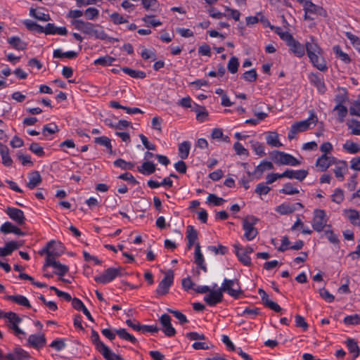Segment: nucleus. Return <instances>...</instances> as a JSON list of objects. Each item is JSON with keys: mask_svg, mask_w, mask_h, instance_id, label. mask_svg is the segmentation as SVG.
<instances>
[{"mask_svg": "<svg viewBox=\"0 0 360 360\" xmlns=\"http://www.w3.org/2000/svg\"><path fill=\"white\" fill-rule=\"evenodd\" d=\"M27 342L32 347L39 349L46 345V338L44 334H34L29 336Z\"/></svg>", "mask_w": 360, "mask_h": 360, "instance_id": "nucleus-18", "label": "nucleus"}, {"mask_svg": "<svg viewBox=\"0 0 360 360\" xmlns=\"http://www.w3.org/2000/svg\"><path fill=\"white\" fill-rule=\"evenodd\" d=\"M271 29L274 30L279 37L287 43L290 41L293 37L288 32L283 31L279 27L271 26Z\"/></svg>", "mask_w": 360, "mask_h": 360, "instance_id": "nucleus-41", "label": "nucleus"}, {"mask_svg": "<svg viewBox=\"0 0 360 360\" xmlns=\"http://www.w3.org/2000/svg\"><path fill=\"white\" fill-rule=\"evenodd\" d=\"M233 149L235 150L236 154L238 155H248V150L245 148L239 142H236L233 144Z\"/></svg>", "mask_w": 360, "mask_h": 360, "instance_id": "nucleus-59", "label": "nucleus"}, {"mask_svg": "<svg viewBox=\"0 0 360 360\" xmlns=\"http://www.w3.org/2000/svg\"><path fill=\"white\" fill-rule=\"evenodd\" d=\"M53 244H54V240L50 241L41 252V254H46L44 269H45L46 266H53L56 269L55 274L63 276L68 272L69 268L68 266L56 261L55 258L60 256L63 253V247L62 244H58V245L60 248L58 251L51 250L50 248Z\"/></svg>", "mask_w": 360, "mask_h": 360, "instance_id": "nucleus-1", "label": "nucleus"}, {"mask_svg": "<svg viewBox=\"0 0 360 360\" xmlns=\"http://www.w3.org/2000/svg\"><path fill=\"white\" fill-rule=\"evenodd\" d=\"M30 15L37 20L43 22L49 21L51 20L50 15L48 13L33 8L30 10Z\"/></svg>", "mask_w": 360, "mask_h": 360, "instance_id": "nucleus-37", "label": "nucleus"}, {"mask_svg": "<svg viewBox=\"0 0 360 360\" xmlns=\"http://www.w3.org/2000/svg\"><path fill=\"white\" fill-rule=\"evenodd\" d=\"M238 66H239V62H238V58L235 56L231 57L228 62V65H227L228 70L231 73L234 74V73L237 72Z\"/></svg>", "mask_w": 360, "mask_h": 360, "instance_id": "nucleus-48", "label": "nucleus"}, {"mask_svg": "<svg viewBox=\"0 0 360 360\" xmlns=\"http://www.w3.org/2000/svg\"><path fill=\"white\" fill-rule=\"evenodd\" d=\"M343 149L350 154L360 152V145L351 141H347L343 145Z\"/></svg>", "mask_w": 360, "mask_h": 360, "instance_id": "nucleus-34", "label": "nucleus"}, {"mask_svg": "<svg viewBox=\"0 0 360 360\" xmlns=\"http://www.w3.org/2000/svg\"><path fill=\"white\" fill-rule=\"evenodd\" d=\"M0 231L4 234L13 233L18 236L24 235L23 232L19 228L9 221H6L1 226Z\"/></svg>", "mask_w": 360, "mask_h": 360, "instance_id": "nucleus-23", "label": "nucleus"}, {"mask_svg": "<svg viewBox=\"0 0 360 360\" xmlns=\"http://www.w3.org/2000/svg\"><path fill=\"white\" fill-rule=\"evenodd\" d=\"M162 118H160V117H153L151 122L152 128L160 133L162 132Z\"/></svg>", "mask_w": 360, "mask_h": 360, "instance_id": "nucleus-62", "label": "nucleus"}, {"mask_svg": "<svg viewBox=\"0 0 360 360\" xmlns=\"http://www.w3.org/2000/svg\"><path fill=\"white\" fill-rule=\"evenodd\" d=\"M270 191L271 188L265 185L264 183L257 184L255 188V193L259 195H266Z\"/></svg>", "mask_w": 360, "mask_h": 360, "instance_id": "nucleus-56", "label": "nucleus"}, {"mask_svg": "<svg viewBox=\"0 0 360 360\" xmlns=\"http://www.w3.org/2000/svg\"><path fill=\"white\" fill-rule=\"evenodd\" d=\"M42 181V178L38 171H32L28 174V182L27 186L30 189H34Z\"/></svg>", "mask_w": 360, "mask_h": 360, "instance_id": "nucleus-21", "label": "nucleus"}, {"mask_svg": "<svg viewBox=\"0 0 360 360\" xmlns=\"http://www.w3.org/2000/svg\"><path fill=\"white\" fill-rule=\"evenodd\" d=\"M280 193L287 195H293L298 193L299 191L293 187L290 183H287L284 184L283 188L280 190Z\"/></svg>", "mask_w": 360, "mask_h": 360, "instance_id": "nucleus-52", "label": "nucleus"}, {"mask_svg": "<svg viewBox=\"0 0 360 360\" xmlns=\"http://www.w3.org/2000/svg\"><path fill=\"white\" fill-rule=\"evenodd\" d=\"M319 295L328 302H332L335 300V297L325 288H321L319 290Z\"/></svg>", "mask_w": 360, "mask_h": 360, "instance_id": "nucleus-60", "label": "nucleus"}, {"mask_svg": "<svg viewBox=\"0 0 360 360\" xmlns=\"http://www.w3.org/2000/svg\"><path fill=\"white\" fill-rule=\"evenodd\" d=\"M173 281V272L172 271H167L163 279L159 283L156 289V293L160 296L166 295L168 292L170 286L172 285Z\"/></svg>", "mask_w": 360, "mask_h": 360, "instance_id": "nucleus-11", "label": "nucleus"}, {"mask_svg": "<svg viewBox=\"0 0 360 360\" xmlns=\"http://www.w3.org/2000/svg\"><path fill=\"white\" fill-rule=\"evenodd\" d=\"M334 165H335V167L333 172L335 177L340 181H342L345 179V174L347 171V162L337 160V162Z\"/></svg>", "mask_w": 360, "mask_h": 360, "instance_id": "nucleus-17", "label": "nucleus"}, {"mask_svg": "<svg viewBox=\"0 0 360 360\" xmlns=\"http://www.w3.org/2000/svg\"><path fill=\"white\" fill-rule=\"evenodd\" d=\"M122 71L133 78L143 79L146 77V73L142 71L135 70L129 68H122Z\"/></svg>", "mask_w": 360, "mask_h": 360, "instance_id": "nucleus-45", "label": "nucleus"}, {"mask_svg": "<svg viewBox=\"0 0 360 360\" xmlns=\"http://www.w3.org/2000/svg\"><path fill=\"white\" fill-rule=\"evenodd\" d=\"M30 150L39 157L44 155L43 148L37 143H32L30 146Z\"/></svg>", "mask_w": 360, "mask_h": 360, "instance_id": "nucleus-58", "label": "nucleus"}, {"mask_svg": "<svg viewBox=\"0 0 360 360\" xmlns=\"http://www.w3.org/2000/svg\"><path fill=\"white\" fill-rule=\"evenodd\" d=\"M187 239L188 240H195L196 241L198 238V233L197 231L192 226H187Z\"/></svg>", "mask_w": 360, "mask_h": 360, "instance_id": "nucleus-63", "label": "nucleus"}, {"mask_svg": "<svg viewBox=\"0 0 360 360\" xmlns=\"http://www.w3.org/2000/svg\"><path fill=\"white\" fill-rule=\"evenodd\" d=\"M345 36L350 41L352 46L360 53V38L349 32H345Z\"/></svg>", "mask_w": 360, "mask_h": 360, "instance_id": "nucleus-38", "label": "nucleus"}, {"mask_svg": "<svg viewBox=\"0 0 360 360\" xmlns=\"http://www.w3.org/2000/svg\"><path fill=\"white\" fill-rule=\"evenodd\" d=\"M271 159L277 164L282 165L297 166L301 162L292 155L276 150L271 153Z\"/></svg>", "mask_w": 360, "mask_h": 360, "instance_id": "nucleus-6", "label": "nucleus"}, {"mask_svg": "<svg viewBox=\"0 0 360 360\" xmlns=\"http://www.w3.org/2000/svg\"><path fill=\"white\" fill-rule=\"evenodd\" d=\"M0 154L3 164L7 167L11 166L13 160L9 155V150L6 146L2 143H0Z\"/></svg>", "mask_w": 360, "mask_h": 360, "instance_id": "nucleus-28", "label": "nucleus"}, {"mask_svg": "<svg viewBox=\"0 0 360 360\" xmlns=\"http://www.w3.org/2000/svg\"><path fill=\"white\" fill-rule=\"evenodd\" d=\"M95 143L106 147L110 153L112 152V146L110 139L109 138L106 136L96 137L95 139Z\"/></svg>", "mask_w": 360, "mask_h": 360, "instance_id": "nucleus-51", "label": "nucleus"}, {"mask_svg": "<svg viewBox=\"0 0 360 360\" xmlns=\"http://www.w3.org/2000/svg\"><path fill=\"white\" fill-rule=\"evenodd\" d=\"M124 275V270L121 268H108L103 273L98 276L94 278L96 282L105 284L108 283L112 280H114L117 276H122Z\"/></svg>", "mask_w": 360, "mask_h": 360, "instance_id": "nucleus-9", "label": "nucleus"}, {"mask_svg": "<svg viewBox=\"0 0 360 360\" xmlns=\"http://www.w3.org/2000/svg\"><path fill=\"white\" fill-rule=\"evenodd\" d=\"M333 110L337 112L339 121L340 122H344L347 115V108L344 105H336Z\"/></svg>", "mask_w": 360, "mask_h": 360, "instance_id": "nucleus-44", "label": "nucleus"}, {"mask_svg": "<svg viewBox=\"0 0 360 360\" xmlns=\"http://www.w3.org/2000/svg\"><path fill=\"white\" fill-rule=\"evenodd\" d=\"M304 20H313L318 17L326 18L328 13L322 6H318L310 1L304 8Z\"/></svg>", "mask_w": 360, "mask_h": 360, "instance_id": "nucleus-5", "label": "nucleus"}, {"mask_svg": "<svg viewBox=\"0 0 360 360\" xmlns=\"http://www.w3.org/2000/svg\"><path fill=\"white\" fill-rule=\"evenodd\" d=\"M344 215L349 220L351 224L354 226L359 225L360 214L354 209H345L343 210Z\"/></svg>", "mask_w": 360, "mask_h": 360, "instance_id": "nucleus-26", "label": "nucleus"}, {"mask_svg": "<svg viewBox=\"0 0 360 360\" xmlns=\"http://www.w3.org/2000/svg\"><path fill=\"white\" fill-rule=\"evenodd\" d=\"M72 25L75 29L89 37H95L101 40L108 39L110 41L111 39H114L113 38L109 37L105 32L103 27L98 24H93L83 20H75L72 21Z\"/></svg>", "mask_w": 360, "mask_h": 360, "instance_id": "nucleus-3", "label": "nucleus"}, {"mask_svg": "<svg viewBox=\"0 0 360 360\" xmlns=\"http://www.w3.org/2000/svg\"><path fill=\"white\" fill-rule=\"evenodd\" d=\"M115 332H116L117 335H119L120 338H121L122 339L128 340L134 344H135L137 342L136 338L134 336L130 335L129 333H127V331L124 328L115 330Z\"/></svg>", "mask_w": 360, "mask_h": 360, "instance_id": "nucleus-40", "label": "nucleus"}, {"mask_svg": "<svg viewBox=\"0 0 360 360\" xmlns=\"http://www.w3.org/2000/svg\"><path fill=\"white\" fill-rule=\"evenodd\" d=\"M308 174V171L305 169H300V170H292V169H286L284 172H283V177L288 178L290 179H295L299 181L304 180Z\"/></svg>", "mask_w": 360, "mask_h": 360, "instance_id": "nucleus-16", "label": "nucleus"}, {"mask_svg": "<svg viewBox=\"0 0 360 360\" xmlns=\"http://www.w3.org/2000/svg\"><path fill=\"white\" fill-rule=\"evenodd\" d=\"M347 346L351 354H353L354 359L356 358L359 355V347L357 342L353 339H348L347 341Z\"/></svg>", "mask_w": 360, "mask_h": 360, "instance_id": "nucleus-36", "label": "nucleus"}, {"mask_svg": "<svg viewBox=\"0 0 360 360\" xmlns=\"http://www.w3.org/2000/svg\"><path fill=\"white\" fill-rule=\"evenodd\" d=\"M6 298L8 300H11L13 302L17 303L19 305L30 308L31 307L30 303L29 300L23 295H7Z\"/></svg>", "mask_w": 360, "mask_h": 360, "instance_id": "nucleus-29", "label": "nucleus"}, {"mask_svg": "<svg viewBox=\"0 0 360 360\" xmlns=\"http://www.w3.org/2000/svg\"><path fill=\"white\" fill-rule=\"evenodd\" d=\"M295 210L294 206L289 204H281L276 207V211L281 214H289Z\"/></svg>", "mask_w": 360, "mask_h": 360, "instance_id": "nucleus-39", "label": "nucleus"}, {"mask_svg": "<svg viewBox=\"0 0 360 360\" xmlns=\"http://www.w3.org/2000/svg\"><path fill=\"white\" fill-rule=\"evenodd\" d=\"M191 143L188 141H184L179 145V155L181 159H186L189 155Z\"/></svg>", "mask_w": 360, "mask_h": 360, "instance_id": "nucleus-33", "label": "nucleus"}, {"mask_svg": "<svg viewBox=\"0 0 360 360\" xmlns=\"http://www.w3.org/2000/svg\"><path fill=\"white\" fill-rule=\"evenodd\" d=\"M115 60V58H114L111 56H105L103 57H100L98 59H96L94 61V64L95 65H101L103 66H108V65H111Z\"/></svg>", "mask_w": 360, "mask_h": 360, "instance_id": "nucleus-47", "label": "nucleus"}, {"mask_svg": "<svg viewBox=\"0 0 360 360\" xmlns=\"http://www.w3.org/2000/svg\"><path fill=\"white\" fill-rule=\"evenodd\" d=\"M77 53L73 51H68L65 53L62 52L60 49H56L53 51V56L56 58L65 57L68 58H74L77 57Z\"/></svg>", "mask_w": 360, "mask_h": 360, "instance_id": "nucleus-42", "label": "nucleus"}, {"mask_svg": "<svg viewBox=\"0 0 360 360\" xmlns=\"http://www.w3.org/2000/svg\"><path fill=\"white\" fill-rule=\"evenodd\" d=\"M343 321L347 325H357L360 323V316L358 314L347 316L345 317Z\"/></svg>", "mask_w": 360, "mask_h": 360, "instance_id": "nucleus-53", "label": "nucleus"}, {"mask_svg": "<svg viewBox=\"0 0 360 360\" xmlns=\"http://www.w3.org/2000/svg\"><path fill=\"white\" fill-rule=\"evenodd\" d=\"M84 13L86 19L93 20L98 18L99 15V11L96 8L90 7L86 9Z\"/></svg>", "mask_w": 360, "mask_h": 360, "instance_id": "nucleus-49", "label": "nucleus"}, {"mask_svg": "<svg viewBox=\"0 0 360 360\" xmlns=\"http://www.w3.org/2000/svg\"><path fill=\"white\" fill-rule=\"evenodd\" d=\"M345 199L344 191L340 188L335 189L333 193L331 195V200L336 204H341Z\"/></svg>", "mask_w": 360, "mask_h": 360, "instance_id": "nucleus-43", "label": "nucleus"}, {"mask_svg": "<svg viewBox=\"0 0 360 360\" xmlns=\"http://www.w3.org/2000/svg\"><path fill=\"white\" fill-rule=\"evenodd\" d=\"M208 295H207L204 297V301L209 306H215L217 304L221 302L223 298V293L220 288L217 290H210L208 292Z\"/></svg>", "mask_w": 360, "mask_h": 360, "instance_id": "nucleus-15", "label": "nucleus"}, {"mask_svg": "<svg viewBox=\"0 0 360 360\" xmlns=\"http://www.w3.org/2000/svg\"><path fill=\"white\" fill-rule=\"evenodd\" d=\"M7 42L11 46L18 51H23L27 49V44L19 37L13 36L7 39Z\"/></svg>", "mask_w": 360, "mask_h": 360, "instance_id": "nucleus-22", "label": "nucleus"}, {"mask_svg": "<svg viewBox=\"0 0 360 360\" xmlns=\"http://www.w3.org/2000/svg\"><path fill=\"white\" fill-rule=\"evenodd\" d=\"M195 262L202 270L206 271L204 257L200 251V245L198 243L195 245Z\"/></svg>", "mask_w": 360, "mask_h": 360, "instance_id": "nucleus-30", "label": "nucleus"}, {"mask_svg": "<svg viewBox=\"0 0 360 360\" xmlns=\"http://www.w3.org/2000/svg\"><path fill=\"white\" fill-rule=\"evenodd\" d=\"M257 74L255 69L246 71L243 75V78L249 82H253L257 79Z\"/></svg>", "mask_w": 360, "mask_h": 360, "instance_id": "nucleus-55", "label": "nucleus"}, {"mask_svg": "<svg viewBox=\"0 0 360 360\" xmlns=\"http://www.w3.org/2000/svg\"><path fill=\"white\" fill-rule=\"evenodd\" d=\"M309 79L310 82L317 88L320 93L323 94L326 91V87L323 79L318 75L311 73L309 75Z\"/></svg>", "mask_w": 360, "mask_h": 360, "instance_id": "nucleus-24", "label": "nucleus"}, {"mask_svg": "<svg viewBox=\"0 0 360 360\" xmlns=\"http://www.w3.org/2000/svg\"><path fill=\"white\" fill-rule=\"evenodd\" d=\"M327 222L328 217L326 212L323 210L316 209L314 211V217L311 221L313 229L317 232H321L326 227L330 228V225H328Z\"/></svg>", "mask_w": 360, "mask_h": 360, "instance_id": "nucleus-8", "label": "nucleus"}, {"mask_svg": "<svg viewBox=\"0 0 360 360\" xmlns=\"http://www.w3.org/2000/svg\"><path fill=\"white\" fill-rule=\"evenodd\" d=\"M30 354L26 351L22 349H17L15 352V356H8L11 360H20V359H28Z\"/></svg>", "mask_w": 360, "mask_h": 360, "instance_id": "nucleus-54", "label": "nucleus"}, {"mask_svg": "<svg viewBox=\"0 0 360 360\" xmlns=\"http://www.w3.org/2000/svg\"><path fill=\"white\" fill-rule=\"evenodd\" d=\"M110 17L111 20L116 25H120L127 22V20L118 13H113L110 15Z\"/></svg>", "mask_w": 360, "mask_h": 360, "instance_id": "nucleus-61", "label": "nucleus"}, {"mask_svg": "<svg viewBox=\"0 0 360 360\" xmlns=\"http://www.w3.org/2000/svg\"><path fill=\"white\" fill-rule=\"evenodd\" d=\"M258 219L252 215H249L243 219V229L245 231L244 237L247 240H252L257 235L258 231L255 227Z\"/></svg>", "mask_w": 360, "mask_h": 360, "instance_id": "nucleus-7", "label": "nucleus"}, {"mask_svg": "<svg viewBox=\"0 0 360 360\" xmlns=\"http://www.w3.org/2000/svg\"><path fill=\"white\" fill-rule=\"evenodd\" d=\"M287 44L290 47V51L292 52L296 56L301 58L304 55L305 47L299 41H296L294 38H292Z\"/></svg>", "mask_w": 360, "mask_h": 360, "instance_id": "nucleus-19", "label": "nucleus"}, {"mask_svg": "<svg viewBox=\"0 0 360 360\" xmlns=\"http://www.w3.org/2000/svg\"><path fill=\"white\" fill-rule=\"evenodd\" d=\"M5 212L9 216L10 219L18 225H23L25 224L26 219L24 212L21 210L8 207Z\"/></svg>", "mask_w": 360, "mask_h": 360, "instance_id": "nucleus-13", "label": "nucleus"}, {"mask_svg": "<svg viewBox=\"0 0 360 360\" xmlns=\"http://www.w3.org/2000/svg\"><path fill=\"white\" fill-rule=\"evenodd\" d=\"M207 202L212 203L215 206L221 205L225 202V200L217 196L214 194H210L207 198Z\"/></svg>", "mask_w": 360, "mask_h": 360, "instance_id": "nucleus-57", "label": "nucleus"}, {"mask_svg": "<svg viewBox=\"0 0 360 360\" xmlns=\"http://www.w3.org/2000/svg\"><path fill=\"white\" fill-rule=\"evenodd\" d=\"M139 172L145 175L153 174L155 170V165L149 161L144 162L141 167L138 168Z\"/></svg>", "mask_w": 360, "mask_h": 360, "instance_id": "nucleus-32", "label": "nucleus"}, {"mask_svg": "<svg viewBox=\"0 0 360 360\" xmlns=\"http://www.w3.org/2000/svg\"><path fill=\"white\" fill-rule=\"evenodd\" d=\"M349 129L351 130V133L353 135H360V122L351 120L347 123Z\"/></svg>", "mask_w": 360, "mask_h": 360, "instance_id": "nucleus-46", "label": "nucleus"}, {"mask_svg": "<svg viewBox=\"0 0 360 360\" xmlns=\"http://www.w3.org/2000/svg\"><path fill=\"white\" fill-rule=\"evenodd\" d=\"M273 169L274 165L271 162L263 161L256 167L255 174H257V178H260L265 171Z\"/></svg>", "mask_w": 360, "mask_h": 360, "instance_id": "nucleus-31", "label": "nucleus"}, {"mask_svg": "<svg viewBox=\"0 0 360 360\" xmlns=\"http://www.w3.org/2000/svg\"><path fill=\"white\" fill-rule=\"evenodd\" d=\"M220 289L222 292H226L229 295L235 298L238 297V296L242 293L239 283L236 280L225 278Z\"/></svg>", "mask_w": 360, "mask_h": 360, "instance_id": "nucleus-10", "label": "nucleus"}, {"mask_svg": "<svg viewBox=\"0 0 360 360\" xmlns=\"http://www.w3.org/2000/svg\"><path fill=\"white\" fill-rule=\"evenodd\" d=\"M333 51L335 56L345 63L348 64L351 62L349 55L345 53L339 46H335L333 47Z\"/></svg>", "mask_w": 360, "mask_h": 360, "instance_id": "nucleus-35", "label": "nucleus"}, {"mask_svg": "<svg viewBox=\"0 0 360 360\" xmlns=\"http://www.w3.org/2000/svg\"><path fill=\"white\" fill-rule=\"evenodd\" d=\"M305 50L314 67L322 72L327 70L328 67L323 57V50L314 37H311L309 40L305 43Z\"/></svg>", "mask_w": 360, "mask_h": 360, "instance_id": "nucleus-2", "label": "nucleus"}, {"mask_svg": "<svg viewBox=\"0 0 360 360\" xmlns=\"http://www.w3.org/2000/svg\"><path fill=\"white\" fill-rule=\"evenodd\" d=\"M266 143L275 148L281 147L283 144L279 141V136L276 131H268L266 134Z\"/></svg>", "mask_w": 360, "mask_h": 360, "instance_id": "nucleus-25", "label": "nucleus"}, {"mask_svg": "<svg viewBox=\"0 0 360 360\" xmlns=\"http://www.w3.org/2000/svg\"><path fill=\"white\" fill-rule=\"evenodd\" d=\"M4 318L8 319L7 326L9 329H11L16 325H19L22 321L21 318H20L16 313L12 311L5 313L4 314Z\"/></svg>", "mask_w": 360, "mask_h": 360, "instance_id": "nucleus-27", "label": "nucleus"}, {"mask_svg": "<svg viewBox=\"0 0 360 360\" xmlns=\"http://www.w3.org/2000/svg\"><path fill=\"white\" fill-rule=\"evenodd\" d=\"M91 340L95 344L96 349L105 359L108 358L109 354L112 352V350L100 340L99 335L95 330H93L91 333Z\"/></svg>", "mask_w": 360, "mask_h": 360, "instance_id": "nucleus-14", "label": "nucleus"}, {"mask_svg": "<svg viewBox=\"0 0 360 360\" xmlns=\"http://www.w3.org/2000/svg\"><path fill=\"white\" fill-rule=\"evenodd\" d=\"M233 248L238 260L245 266H250L252 264L251 258L242 250V246L239 244H235Z\"/></svg>", "mask_w": 360, "mask_h": 360, "instance_id": "nucleus-20", "label": "nucleus"}, {"mask_svg": "<svg viewBox=\"0 0 360 360\" xmlns=\"http://www.w3.org/2000/svg\"><path fill=\"white\" fill-rule=\"evenodd\" d=\"M337 158L333 155L323 154L316 161L315 166L321 172L326 171L331 165L337 162Z\"/></svg>", "mask_w": 360, "mask_h": 360, "instance_id": "nucleus-12", "label": "nucleus"}, {"mask_svg": "<svg viewBox=\"0 0 360 360\" xmlns=\"http://www.w3.org/2000/svg\"><path fill=\"white\" fill-rule=\"evenodd\" d=\"M349 113L352 115L360 116V101H355L349 108Z\"/></svg>", "mask_w": 360, "mask_h": 360, "instance_id": "nucleus-64", "label": "nucleus"}, {"mask_svg": "<svg viewBox=\"0 0 360 360\" xmlns=\"http://www.w3.org/2000/svg\"><path fill=\"white\" fill-rule=\"evenodd\" d=\"M317 122L316 115L314 111H310L309 117L307 120L296 122L292 124L288 134V139H295L297 134L307 131L310 129L311 124L314 126Z\"/></svg>", "mask_w": 360, "mask_h": 360, "instance_id": "nucleus-4", "label": "nucleus"}, {"mask_svg": "<svg viewBox=\"0 0 360 360\" xmlns=\"http://www.w3.org/2000/svg\"><path fill=\"white\" fill-rule=\"evenodd\" d=\"M114 165L122 169H132L134 167V164L130 162H127L122 159L116 160L114 162Z\"/></svg>", "mask_w": 360, "mask_h": 360, "instance_id": "nucleus-50", "label": "nucleus"}]
</instances>
